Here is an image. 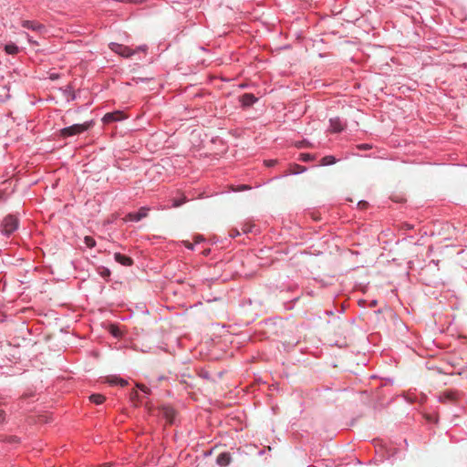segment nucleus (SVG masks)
Wrapping results in <instances>:
<instances>
[{
	"mask_svg": "<svg viewBox=\"0 0 467 467\" xmlns=\"http://www.w3.org/2000/svg\"><path fill=\"white\" fill-rule=\"evenodd\" d=\"M92 126V122H84L82 124H74L60 130V135L64 138L80 134L88 130Z\"/></svg>",
	"mask_w": 467,
	"mask_h": 467,
	"instance_id": "obj_1",
	"label": "nucleus"
},
{
	"mask_svg": "<svg viewBox=\"0 0 467 467\" xmlns=\"http://www.w3.org/2000/svg\"><path fill=\"white\" fill-rule=\"evenodd\" d=\"M18 226V220L14 215H7L4 218L2 223V231L5 234L9 235L16 230Z\"/></svg>",
	"mask_w": 467,
	"mask_h": 467,
	"instance_id": "obj_2",
	"label": "nucleus"
},
{
	"mask_svg": "<svg viewBox=\"0 0 467 467\" xmlns=\"http://www.w3.org/2000/svg\"><path fill=\"white\" fill-rule=\"evenodd\" d=\"M109 48L113 52H115L124 57H130L131 55L134 54V51L131 50L129 47H126L124 45L118 44V43H110Z\"/></svg>",
	"mask_w": 467,
	"mask_h": 467,
	"instance_id": "obj_3",
	"label": "nucleus"
},
{
	"mask_svg": "<svg viewBox=\"0 0 467 467\" xmlns=\"http://www.w3.org/2000/svg\"><path fill=\"white\" fill-rule=\"evenodd\" d=\"M148 215V208L141 207L137 213H128L123 220L125 222H139L141 219L147 217Z\"/></svg>",
	"mask_w": 467,
	"mask_h": 467,
	"instance_id": "obj_4",
	"label": "nucleus"
},
{
	"mask_svg": "<svg viewBox=\"0 0 467 467\" xmlns=\"http://www.w3.org/2000/svg\"><path fill=\"white\" fill-rule=\"evenodd\" d=\"M125 119V116H124L123 112H121V111H115V112L107 113L103 117L102 120H103L104 123H110V122L120 120V119Z\"/></svg>",
	"mask_w": 467,
	"mask_h": 467,
	"instance_id": "obj_5",
	"label": "nucleus"
},
{
	"mask_svg": "<svg viewBox=\"0 0 467 467\" xmlns=\"http://www.w3.org/2000/svg\"><path fill=\"white\" fill-rule=\"evenodd\" d=\"M456 399V392L452 390H446L439 396V400L443 403L453 402Z\"/></svg>",
	"mask_w": 467,
	"mask_h": 467,
	"instance_id": "obj_6",
	"label": "nucleus"
},
{
	"mask_svg": "<svg viewBox=\"0 0 467 467\" xmlns=\"http://www.w3.org/2000/svg\"><path fill=\"white\" fill-rule=\"evenodd\" d=\"M232 461L231 454L229 452H222L217 456L216 462L221 467H225L230 464Z\"/></svg>",
	"mask_w": 467,
	"mask_h": 467,
	"instance_id": "obj_7",
	"label": "nucleus"
},
{
	"mask_svg": "<svg viewBox=\"0 0 467 467\" xmlns=\"http://www.w3.org/2000/svg\"><path fill=\"white\" fill-rule=\"evenodd\" d=\"M345 124L339 119V118L330 119V130L332 132H340L344 130Z\"/></svg>",
	"mask_w": 467,
	"mask_h": 467,
	"instance_id": "obj_8",
	"label": "nucleus"
},
{
	"mask_svg": "<svg viewBox=\"0 0 467 467\" xmlns=\"http://www.w3.org/2000/svg\"><path fill=\"white\" fill-rule=\"evenodd\" d=\"M22 26L27 29H31L33 31H41L44 29V26L35 22V21H29V20H24L22 22Z\"/></svg>",
	"mask_w": 467,
	"mask_h": 467,
	"instance_id": "obj_9",
	"label": "nucleus"
},
{
	"mask_svg": "<svg viewBox=\"0 0 467 467\" xmlns=\"http://www.w3.org/2000/svg\"><path fill=\"white\" fill-rule=\"evenodd\" d=\"M114 258L118 263L125 266H130L133 264V260L130 257L121 254L120 253H116Z\"/></svg>",
	"mask_w": 467,
	"mask_h": 467,
	"instance_id": "obj_10",
	"label": "nucleus"
},
{
	"mask_svg": "<svg viewBox=\"0 0 467 467\" xmlns=\"http://www.w3.org/2000/svg\"><path fill=\"white\" fill-rule=\"evenodd\" d=\"M241 102L244 106H251L253 105L257 99L251 93H245L241 97Z\"/></svg>",
	"mask_w": 467,
	"mask_h": 467,
	"instance_id": "obj_11",
	"label": "nucleus"
},
{
	"mask_svg": "<svg viewBox=\"0 0 467 467\" xmlns=\"http://www.w3.org/2000/svg\"><path fill=\"white\" fill-rule=\"evenodd\" d=\"M163 413H164V416L166 417L167 420L171 423L174 417H175V411L172 408H170V407H164L163 408Z\"/></svg>",
	"mask_w": 467,
	"mask_h": 467,
	"instance_id": "obj_12",
	"label": "nucleus"
},
{
	"mask_svg": "<svg viewBox=\"0 0 467 467\" xmlns=\"http://www.w3.org/2000/svg\"><path fill=\"white\" fill-rule=\"evenodd\" d=\"M320 162H321V165H323V166L331 165L336 162V158L332 155H327V156L323 157L321 159Z\"/></svg>",
	"mask_w": 467,
	"mask_h": 467,
	"instance_id": "obj_13",
	"label": "nucleus"
},
{
	"mask_svg": "<svg viewBox=\"0 0 467 467\" xmlns=\"http://www.w3.org/2000/svg\"><path fill=\"white\" fill-rule=\"evenodd\" d=\"M306 170V169L304 166H301L299 164H294L291 166L289 172L292 174H297V173L304 172Z\"/></svg>",
	"mask_w": 467,
	"mask_h": 467,
	"instance_id": "obj_14",
	"label": "nucleus"
},
{
	"mask_svg": "<svg viewBox=\"0 0 467 467\" xmlns=\"http://www.w3.org/2000/svg\"><path fill=\"white\" fill-rule=\"evenodd\" d=\"M90 400L96 404H101L105 400V397L101 394H93L89 397Z\"/></svg>",
	"mask_w": 467,
	"mask_h": 467,
	"instance_id": "obj_15",
	"label": "nucleus"
},
{
	"mask_svg": "<svg viewBox=\"0 0 467 467\" xmlns=\"http://www.w3.org/2000/svg\"><path fill=\"white\" fill-rule=\"evenodd\" d=\"M5 50L7 54L15 55L18 52V47L14 44L5 45Z\"/></svg>",
	"mask_w": 467,
	"mask_h": 467,
	"instance_id": "obj_16",
	"label": "nucleus"
},
{
	"mask_svg": "<svg viewBox=\"0 0 467 467\" xmlns=\"http://www.w3.org/2000/svg\"><path fill=\"white\" fill-rule=\"evenodd\" d=\"M84 243L88 248H93L96 245V242L91 236H85Z\"/></svg>",
	"mask_w": 467,
	"mask_h": 467,
	"instance_id": "obj_17",
	"label": "nucleus"
},
{
	"mask_svg": "<svg viewBox=\"0 0 467 467\" xmlns=\"http://www.w3.org/2000/svg\"><path fill=\"white\" fill-rule=\"evenodd\" d=\"M314 157L309 153H301L299 156V160L302 161H312Z\"/></svg>",
	"mask_w": 467,
	"mask_h": 467,
	"instance_id": "obj_18",
	"label": "nucleus"
},
{
	"mask_svg": "<svg viewBox=\"0 0 467 467\" xmlns=\"http://www.w3.org/2000/svg\"><path fill=\"white\" fill-rule=\"evenodd\" d=\"M186 202V197L182 196L181 200H173V207H179L182 203Z\"/></svg>",
	"mask_w": 467,
	"mask_h": 467,
	"instance_id": "obj_19",
	"label": "nucleus"
},
{
	"mask_svg": "<svg viewBox=\"0 0 467 467\" xmlns=\"http://www.w3.org/2000/svg\"><path fill=\"white\" fill-rule=\"evenodd\" d=\"M137 387L142 391L144 392L145 394H149L150 393V389L148 387H146L145 385L143 384H137Z\"/></svg>",
	"mask_w": 467,
	"mask_h": 467,
	"instance_id": "obj_20",
	"label": "nucleus"
},
{
	"mask_svg": "<svg viewBox=\"0 0 467 467\" xmlns=\"http://www.w3.org/2000/svg\"><path fill=\"white\" fill-rule=\"evenodd\" d=\"M110 332L115 336L118 337L119 334V330L116 326L111 325L110 326Z\"/></svg>",
	"mask_w": 467,
	"mask_h": 467,
	"instance_id": "obj_21",
	"label": "nucleus"
},
{
	"mask_svg": "<svg viewBox=\"0 0 467 467\" xmlns=\"http://www.w3.org/2000/svg\"><path fill=\"white\" fill-rule=\"evenodd\" d=\"M277 162L276 160H268V161H265V164L267 166V167H273L275 165V163Z\"/></svg>",
	"mask_w": 467,
	"mask_h": 467,
	"instance_id": "obj_22",
	"label": "nucleus"
},
{
	"mask_svg": "<svg viewBox=\"0 0 467 467\" xmlns=\"http://www.w3.org/2000/svg\"><path fill=\"white\" fill-rule=\"evenodd\" d=\"M118 379H119V378L112 377V378H109V382L110 384H118Z\"/></svg>",
	"mask_w": 467,
	"mask_h": 467,
	"instance_id": "obj_23",
	"label": "nucleus"
},
{
	"mask_svg": "<svg viewBox=\"0 0 467 467\" xmlns=\"http://www.w3.org/2000/svg\"><path fill=\"white\" fill-rule=\"evenodd\" d=\"M251 227H252L251 225L244 224L243 226L242 230H243L244 233H248V232L251 231Z\"/></svg>",
	"mask_w": 467,
	"mask_h": 467,
	"instance_id": "obj_24",
	"label": "nucleus"
},
{
	"mask_svg": "<svg viewBox=\"0 0 467 467\" xmlns=\"http://www.w3.org/2000/svg\"><path fill=\"white\" fill-rule=\"evenodd\" d=\"M230 235H231L232 237H235V236L239 235V231H238V230H236V229H233V230H231V232H230Z\"/></svg>",
	"mask_w": 467,
	"mask_h": 467,
	"instance_id": "obj_25",
	"label": "nucleus"
},
{
	"mask_svg": "<svg viewBox=\"0 0 467 467\" xmlns=\"http://www.w3.org/2000/svg\"><path fill=\"white\" fill-rule=\"evenodd\" d=\"M358 149H361V150H368V149L371 148V146L368 144H361V145H358Z\"/></svg>",
	"mask_w": 467,
	"mask_h": 467,
	"instance_id": "obj_26",
	"label": "nucleus"
},
{
	"mask_svg": "<svg viewBox=\"0 0 467 467\" xmlns=\"http://www.w3.org/2000/svg\"><path fill=\"white\" fill-rule=\"evenodd\" d=\"M118 384H119L120 386H126L128 384L127 380L123 379H118Z\"/></svg>",
	"mask_w": 467,
	"mask_h": 467,
	"instance_id": "obj_27",
	"label": "nucleus"
},
{
	"mask_svg": "<svg viewBox=\"0 0 467 467\" xmlns=\"http://www.w3.org/2000/svg\"><path fill=\"white\" fill-rule=\"evenodd\" d=\"M5 420V411L0 409V422H3Z\"/></svg>",
	"mask_w": 467,
	"mask_h": 467,
	"instance_id": "obj_28",
	"label": "nucleus"
},
{
	"mask_svg": "<svg viewBox=\"0 0 467 467\" xmlns=\"http://www.w3.org/2000/svg\"><path fill=\"white\" fill-rule=\"evenodd\" d=\"M186 247H188L189 249H192V244H190L189 242L186 243Z\"/></svg>",
	"mask_w": 467,
	"mask_h": 467,
	"instance_id": "obj_29",
	"label": "nucleus"
},
{
	"mask_svg": "<svg viewBox=\"0 0 467 467\" xmlns=\"http://www.w3.org/2000/svg\"><path fill=\"white\" fill-rule=\"evenodd\" d=\"M137 395H138V394H137V392H136V391L132 392V393L130 394L131 399H134L135 397H137Z\"/></svg>",
	"mask_w": 467,
	"mask_h": 467,
	"instance_id": "obj_30",
	"label": "nucleus"
},
{
	"mask_svg": "<svg viewBox=\"0 0 467 467\" xmlns=\"http://www.w3.org/2000/svg\"><path fill=\"white\" fill-rule=\"evenodd\" d=\"M359 205H362V207H365L367 205V202H359Z\"/></svg>",
	"mask_w": 467,
	"mask_h": 467,
	"instance_id": "obj_31",
	"label": "nucleus"
},
{
	"mask_svg": "<svg viewBox=\"0 0 467 467\" xmlns=\"http://www.w3.org/2000/svg\"><path fill=\"white\" fill-rule=\"evenodd\" d=\"M202 240V237H198V238H197V240H196V242L198 243V242H201Z\"/></svg>",
	"mask_w": 467,
	"mask_h": 467,
	"instance_id": "obj_32",
	"label": "nucleus"
}]
</instances>
